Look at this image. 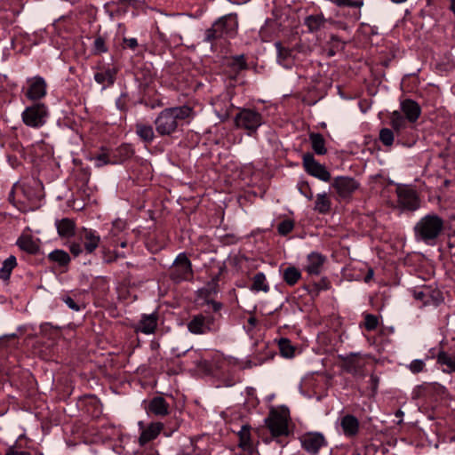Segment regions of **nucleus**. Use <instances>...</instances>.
I'll use <instances>...</instances> for the list:
<instances>
[{
    "label": "nucleus",
    "instance_id": "f257e3e1",
    "mask_svg": "<svg viewBox=\"0 0 455 455\" xmlns=\"http://www.w3.org/2000/svg\"><path fill=\"white\" fill-rule=\"evenodd\" d=\"M193 116V108L188 105L164 108L155 120L156 130L162 136L171 135L177 131L180 122Z\"/></svg>",
    "mask_w": 455,
    "mask_h": 455
},
{
    "label": "nucleus",
    "instance_id": "f03ea898",
    "mask_svg": "<svg viewBox=\"0 0 455 455\" xmlns=\"http://www.w3.org/2000/svg\"><path fill=\"white\" fill-rule=\"evenodd\" d=\"M444 228V220L435 213H428L419 220L413 228L417 242L434 246Z\"/></svg>",
    "mask_w": 455,
    "mask_h": 455
},
{
    "label": "nucleus",
    "instance_id": "7ed1b4c3",
    "mask_svg": "<svg viewBox=\"0 0 455 455\" xmlns=\"http://www.w3.org/2000/svg\"><path fill=\"white\" fill-rule=\"evenodd\" d=\"M238 29L236 13H229L218 19L210 28L205 30L204 42L212 43L219 39L233 38Z\"/></svg>",
    "mask_w": 455,
    "mask_h": 455
},
{
    "label": "nucleus",
    "instance_id": "20e7f679",
    "mask_svg": "<svg viewBox=\"0 0 455 455\" xmlns=\"http://www.w3.org/2000/svg\"><path fill=\"white\" fill-rule=\"evenodd\" d=\"M39 196L27 184H14L9 193V200L21 211L33 210L38 202Z\"/></svg>",
    "mask_w": 455,
    "mask_h": 455
},
{
    "label": "nucleus",
    "instance_id": "39448f33",
    "mask_svg": "<svg viewBox=\"0 0 455 455\" xmlns=\"http://www.w3.org/2000/svg\"><path fill=\"white\" fill-rule=\"evenodd\" d=\"M194 364L196 369L204 374H212L215 371L220 370L226 360L224 355L220 351H213L208 355H203L199 350L195 351Z\"/></svg>",
    "mask_w": 455,
    "mask_h": 455
},
{
    "label": "nucleus",
    "instance_id": "423d86ee",
    "mask_svg": "<svg viewBox=\"0 0 455 455\" xmlns=\"http://www.w3.org/2000/svg\"><path fill=\"white\" fill-rule=\"evenodd\" d=\"M235 124L243 129L251 136L257 132L259 127L264 123L263 116L252 108H243L235 116Z\"/></svg>",
    "mask_w": 455,
    "mask_h": 455
},
{
    "label": "nucleus",
    "instance_id": "0eeeda50",
    "mask_svg": "<svg viewBox=\"0 0 455 455\" xmlns=\"http://www.w3.org/2000/svg\"><path fill=\"white\" fill-rule=\"evenodd\" d=\"M49 117L48 107L44 103H34L21 113L22 122L28 127L38 129L43 127Z\"/></svg>",
    "mask_w": 455,
    "mask_h": 455
},
{
    "label": "nucleus",
    "instance_id": "6e6552de",
    "mask_svg": "<svg viewBox=\"0 0 455 455\" xmlns=\"http://www.w3.org/2000/svg\"><path fill=\"white\" fill-rule=\"evenodd\" d=\"M189 332L195 335L215 333L220 330V323L214 315L197 314L191 317L187 324Z\"/></svg>",
    "mask_w": 455,
    "mask_h": 455
},
{
    "label": "nucleus",
    "instance_id": "1a4fd4ad",
    "mask_svg": "<svg viewBox=\"0 0 455 455\" xmlns=\"http://www.w3.org/2000/svg\"><path fill=\"white\" fill-rule=\"evenodd\" d=\"M397 204L403 211L415 212L420 207V200L417 192L409 187L396 188Z\"/></svg>",
    "mask_w": 455,
    "mask_h": 455
},
{
    "label": "nucleus",
    "instance_id": "9d476101",
    "mask_svg": "<svg viewBox=\"0 0 455 455\" xmlns=\"http://www.w3.org/2000/svg\"><path fill=\"white\" fill-rule=\"evenodd\" d=\"M192 275L191 262L185 253H180L174 260L170 276L176 283L188 279Z\"/></svg>",
    "mask_w": 455,
    "mask_h": 455
},
{
    "label": "nucleus",
    "instance_id": "9b49d317",
    "mask_svg": "<svg viewBox=\"0 0 455 455\" xmlns=\"http://www.w3.org/2000/svg\"><path fill=\"white\" fill-rule=\"evenodd\" d=\"M288 420L285 411H271L266 424L274 436L288 435Z\"/></svg>",
    "mask_w": 455,
    "mask_h": 455
},
{
    "label": "nucleus",
    "instance_id": "f8f14e48",
    "mask_svg": "<svg viewBox=\"0 0 455 455\" xmlns=\"http://www.w3.org/2000/svg\"><path fill=\"white\" fill-rule=\"evenodd\" d=\"M27 88L23 89L25 96L32 101H37L45 97L47 84L44 77L36 76L27 79Z\"/></svg>",
    "mask_w": 455,
    "mask_h": 455
},
{
    "label": "nucleus",
    "instance_id": "ddd939ff",
    "mask_svg": "<svg viewBox=\"0 0 455 455\" xmlns=\"http://www.w3.org/2000/svg\"><path fill=\"white\" fill-rule=\"evenodd\" d=\"M303 166L308 174L323 181H329L331 180V173L325 166L315 161L314 156L310 153L303 156Z\"/></svg>",
    "mask_w": 455,
    "mask_h": 455
},
{
    "label": "nucleus",
    "instance_id": "4468645a",
    "mask_svg": "<svg viewBox=\"0 0 455 455\" xmlns=\"http://www.w3.org/2000/svg\"><path fill=\"white\" fill-rule=\"evenodd\" d=\"M78 238L88 254L92 253L101 242V237L97 231L87 228L79 230Z\"/></svg>",
    "mask_w": 455,
    "mask_h": 455
},
{
    "label": "nucleus",
    "instance_id": "2eb2a0df",
    "mask_svg": "<svg viewBox=\"0 0 455 455\" xmlns=\"http://www.w3.org/2000/svg\"><path fill=\"white\" fill-rule=\"evenodd\" d=\"M302 447L311 454H317L326 445L324 436L319 433H308L300 438Z\"/></svg>",
    "mask_w": 455,
    "mask_h": 455
},
{
    "label": "nucleus",
    "instance_id": "dca6fc26",
    "mask_svg": "<svg viewBox=\"0 0 455 455\" xmlns=\"http://www.w3.org/2000/svg\"><path fill=\"white\" fill-rule=\"evenodd\" d=\"M332 187L340 196L347 197L358 188L359 184L353 178L337 177L332 183Z\"/></svg>",
    "mask_w": 455,
    "mask_h": 455
},
{
    "label": "nucleus",
    "instance_id": "f3484780",
    "mask_svg": "<svg viewBox=\"0 0 455 455\" xmlns=\"http://www.w3.org/2000/svg\"><path fill=\"white\" fill-rule=\"evenodd\" d=\"M139 426L141 429L140 435L139 437V443L140 446L155 440L164 428V424L161 422H152L147 427H143V422H139Z\"/></svg>",
    "mask_w": 455,
    "mask_h": 455
},
{
    "label": "nucleus",
    "instance_id": "a211bd4d",
    "mask_svg": "<svg viewBox=\"0 0 455 455\" xmlns=\"http://www.w3.org/2000/svg\"><path fill=\"white\" fill-rule=\"evenodd\" d=\"M157 321L158 316L155 313L143 315L140 322L134 325V331L144 334H152L157 327Z\"/></svg>",
    "mask_w": 455,
    "mask_h": 455
},
{
    "label": "nucleus",
    "instance_id": "6ab92c4d",
    "mask_svg": "<svg viewBox=\"0 0 455 455\" xmlns=\"http://www.w3.org/2000/svg\"><path fill=\"white\" fill-rule=\"evenodd\" d=\"M364 365V360L356 355H351L343 363L344 370L354 376H363Z\"/></svg>",
    "mask_w": 455,
    "mask_h": 455
},
{
    "label": "nucleus",
    "instance_id": "aec40b11",
    "mask_svg": "<svg viewBox=\"0 0 455 455\" xmlns=\"http://www.w3.org/2000/svg\"><path fill=\"white\" fill-rule=\"evenodd\" d=\"M170 406L162 396H156L151 399L147 406L148 413L156 417H164L169 414Z\"/></svg>",
    "mask_w": 455,
    "mask_h": 455
},
{
    "label": "nucleus",
    "instance_id": "412c9836",
    "mask_svg": "<svg viewBox=\"0 0 455 455\" xmlns=\"http://www.w3.org/2000/svg\"><path fill=\"white\" fill-rule=\"evenodd\" d=\"M401 109L405 115L407 121L410 123H415L421 114L419 105L412 100H404L402 101Z\"/></svg>",
    "mask_w": 455,
    "mask_h": 455
},
{
    "label": "nucleus",
    "instance_id": "4be33fe9",
    "mask_svg": "<svg viewBox=\"0 0 455 455\" xmlns=\"http://www.w3.org/2000/svg\"><path fill=\"white\" fill-rule=\"evenodd\" d=\"M326 258L319 252L313 251L307 255L306 270L309 275H319Z\"/></svg>",
    "mask_w": 455,
    "mask_h": 455
},
{
    "label": "nucleus",
    "instance_id": "5701e85b",
    "mask_svg": "<svg viewBox=\"0 0 455 455\" xmlns=\"http://www.w3.org/2000/svg\"><path fill=\"white\" fill-rule=\"evenodd\" d=\"M340 427L346 436L353 437L359 431V421L355 416L347 414L340 419Z\"/></svg>",
    "mask_w": 455,
    "mask_h": 455
},
{
    "label": "nucleus",
    "instance_id": "b1692460",
    "mask_svg": "<svg viewBox=\"0 0 455 455\" xmlns=\"http://www.w3.org/2000/svg\"><path fill=\"white\" fill-rule=\"evenodd\" d=\"M116 70L113 68H100L94 74V80L106 88L112 85L116 80Z\"/></svg>",
    "mask_w": 455,
    "mask_h": 455
},
{
    "label": "nucleus",
    "instance_id": "393cba45",
    "mask_svg": "<svg viewBox=\"0 0 455 455\" xmlns=\"http://www.w3.org/2000/svg\"><path fill=\"white\" fill-rule=\"evenodd\" d=\"M238 446L245 452L251 454L254 451V445L251 438V427L243 425L238 432Z\"/></svg>",
    "mask_w": 455,
    "mask_h": 455
},
{
    "label": "nucleus",
    "instance_id": "a878e982",
    "mask_svg": "<svg viewBox=\"0 0 455 455\" xmlns=\"http://www.w3.org/2000/svg\"><path fill=\"white\" fill-rule=\"evenodd\" d=\"M275 46L277 50V61L284 68H291L293 64V51L290 48L283 47L280 42H276Z\"/></svg>",
    "mask_w": 455,
    "mask_h": 455
},
{
    "label": "nucleus",
    "instance_id": "bb28decb",
    "mask_svg": "<svg viewBox=\"0 0 455 455\" xmlns=\"http://www.w3.org/2000/svg\"><path fill=\"white\" fill-rule=\"evenodd\" d=\"M436 362L438 364L446 367L443 369V372H455V355L440 350L436 355Z\"/></svg>",
    "mask_w": 455,
    "mask_h": 455
},
{
    "label": "nucleus",
    "instance_id": "cd10ccee",
    "mask_svg": "<svg viewBox=\"0 0 455 455\" xmlns=\"http://www.w3.org/2000/svg\"><path fill=\"white\" fill-rule=\"evenodd\" d=\"M56 228L60 237L69 238L75 235L76 224L68 218L56 221Z\"/></svg>",
    "mask_w": 455,
    "mask_h": 455
},
{
    "label": "nucleus",
    "instance_id": "c85d7f7f",
    "mask_svg": "<svg viewBox=\"0 0 455 455\" xmlns=\"http://www.w3.org/2000/svg\"><path fill=\"white\" fill-rule=\"evenodd\" d=\"M115 164H120L133 156V149L130 145L123 144L114 150H111Z\"/></svg>",
    "mask_w": 455,
    "mask_h": 455
},
{
    "label": "nucleus",
    "instance_id": "c756f323",
    "mask_svg": "<svg viewBox=\"0 0 455 455\" xmlns=\"http://www.w3.org/2000/svg\"><path fill=\"white\" fill-rule=\"evenodd\" d=\"M113 159L111 150L106 148H101L100 151L92 157V161L94 162V165L97 168H101L108 164L115 165Z\"/></svg>",
    "mask_w": 455,
    "mask_h": 455
},
{
    "label": "nucleus",
    "instance_id": "7c9ffc66",
    "mask_svg": "<svg viewBox=\"0 0 455 455\" xmlns=\"http://www.w3.org/2000/svg\"><path fill=\"white\" fill-rule=\"evenodd\" d=\"M309 140L311 143L312 149L315 154L323 156L327 153V149L325 148V140L321 133H309Z\"/></svg>",
    "mask_w": 455,
    "mask_h": 455
},
{
    "label": "nucleus",
    "instance_id": "2f4dec72",
    "mask_svg": "<svg viewBox=\"0 0 455 455\" xmlns=\"http://www.w3.org/2000/svg\"><path fill=\"white\" fill-rule=\"evenodd\" d=\"M136 134L146 143H151L155 139L153 127L149 124L138 123L135 125Z\"/></svg>",
    "mask_w": 455,
    "mask_h": 455
},
{
    "label": "nucleus",
    "instance_id": "473e14b6",
    "mask_svg": "<svg viewBox=\"0 0 455 455\" xmlns=\"http://www.w3.org/2000/svg\"><path fill=\"white\" fill-rule=\"evenodd\" d=\"M17 244L22 251L30 254L36 253L39 249L37 243L33 240L32 236L28 235H22L17 240Z\"/></svg>",
    "mask_w": 455,
    "mask_h": 455
},
{
    "label": "nucleus",
    "instance_id": "72a5a7b5",
    "mask_svg": "<svg viewBox=\"0 0 455 455\" xmlns=\"http://www.w3.org/2000/svg\"><path fill=\"white\" fill-rule=\"evenodd\" d=\"M17 266L16 257L13 255H10L6 259L4 260L2 267L0 268V279L4 281H8L10 279L12 271Z\"/></svg>",
    "mask_w": 455,
    "mask_h": 455
},
{
    "label": "nucleus",
    "instance_id": "f704fd0d",
    "mask_svg": "<svg viewBox=\"0 0 455 455\" xmlns=\"http://www.w3.org/2000/svg\"><path fill=\"white\" fill-rule=\"evenodd\" d=\"M300 278L301 273L296 267L290 266L283 272V279L290 286L295 285Z\"/></svg>",
    "mask_w": 455,
    "mask_h": 455
},
{
    "label": "nucleus",
    "instance_id": "c9c22d12",
    "mask_svg": "<svg viewBox=\"0 0 455 455\" xmlns=\"http://www.w3.org/2000/svg\"><path fill=\"white\" fill-rule=\"evenodd\" d=\"M331 200L328 198L326 193L318 194L315 204V211L319 213L325 214L331 209Z\"/></svg>",
    "mask_w": 455,
    "mask_h": 455
},
{
    "label": "nucleus",
    "instance_id": "e433bc0d",
    "mask_svg": "<svg viewBox=\"0 0 455 455\" xmlns=\"http://www.w3.org/2000/svg\"><path fill=\"white\" fill-rule=\"evenodd\" d=\"M251 291H264L267 292L269 291V285L267 282L266 275L262 272L257 273L253 277V282L251 285Z\"/></svg>",
    "mask_w": 455,
    "mask_h": 455
},
{
    "label": "nucleus",
    "instance_id": "4c0bfd02",
    "mask_svg": "<svg viewBox=\"0 0 455 455\" xmlns=\"http://www.w3.org/2000/svg\"><path fill=\"white\" fill-rule=\"evenodd\" d=\"M227 65H228V67L232 68V70H234L236 73L239 71L247 69V68H248V65L246 63L243 54L230 57L227 60Z\"/></svg>",
    "mask_w": 455,
    "mask_h": 455
},
{
    "label": "nucleus",
    "instance_id": "58836bf2",
    "mask_svg": "<svg viewBox=\"0 0 455 455\" xmlns=\"http://www.w3.org/2000/svg\"><path fill=\"white\" fill-rule=\"evenodd\" d=\"M390 124L392 128L396 132H399L406 128L407 119L404 118L400 112L394 111L390 117Z\"/></svg>",
    "mask_w": 455,
    "mask_h": 455
},
{
    "label": "nucleus",
    "instance_id": "ea45409f",
    "mask_svg": "<svg viewBox=\"0 0 455 455\" xmlns=\"http://www.w3.org/2000/svg\"><path fill=\"white\" fill-rule=\"evenodd\" d=\"M325 19L323 15H310L305 20L306 26L311 32L319 30L322 27H323Z\"/></svg>",
    "mask_w": 455,
    "mask_h": 455
},
{
    "label": "nucleus",
    "instance_id": "a19ab883",
    "mask_svg": "<svg viewBox=\"0 0 455 455\" xmlns=\"http://www.w3.org/2000/svg\"><path fill=\"white\" fill-rule=\"evenodd\" d=\"M48 257L50 260L57 262L60 266H66L70 261L68 253L63 250H55Z\"/></svg>",
    "mask_w": 455,
    "mask_h": 455
},
{
    "label": "nucleus",
    "instance_id": "79ce46f5",
    "mask_svg": "<svg viewBox=\"0 0 455 455\" xmlns=\"http://www.w3.org/2000/svg\"><path fill=\"white\" fill-rule=\"evenodd\" d=\"M412 294L415 299L422 301L425 305L429 303L430 297L434 299V295L431 294L430 288L426 286L413 290Z\"/></svg>",
    "mask_w": 455,
    "mask_h": 455
},
{
    "label": "nucleus",
    "instance_id": "37998d69",
    "mask_svg": "<svg viewBox=\"0 0 455 455\" xmlns=\"http://www.w3.org/2000/svg\"><path fill=\"white\" fill-rule=\"evenodd\" d=\"M279 349L283 356L291 358L294 355V347L287 339H281L279 341Z\"/></svg>",
    "mask_w": 455,
    "mask_h": 455
},
{
    "label": "nucleus",
    "instance_id": "c03bdc74",
    "mask_svg": "<svg viewBox=\"0 0 455 455\" xmlns=\"http://www.w3.org/2000/svg\"><path fill=\"white\" fill-rule=\"evenodd\" d=\"M330 49L328 52L329 56H333L337 52L344 49L345 43L341 41L337 36L331 35L330 38Z\"/></svg>",
    "mask_w": 455,
    "mask_h": 455
},
{
    "label": "nucleus",
    "instance_id": "a18cd8bd",
    "mask_svg": "<svg viewBox=\"0 0 455 455\" xmlns=\"http://www.w3.org/2000/svg\"><path fill=\"white\" fill-rule=\"evenodd\" d=\"M379 140L383 145L390 147L394 143V132L388 128H383L379 132Z\"/></svg>",
    "mask_w": 455,
    "mask_h": 455
},
{
    "label": "nucleus",
    "instance_id": "49530a36",
    "mask_svg": "<svg viewBox=\"0 0 455 455\" xmlns=\"http://www.w3.org/2000/svg\"><path fill=\"white\" fill-rule=\"evenodd\" d=\"M331 288V283L326 277L322 278L319 282L315 283L310 293L318 295L321 291H327Z\"/></svg>",
    "mask_w": 455,
    "mask_h": 455
},
{
    "label": "nucleus",
    "instance_id": "de8ad7c7",
    "mask_svg": "<svg viewBox=\"0 0 455 455\" xmlns=\"http://www.w3.org/2000/svg\"><path fill=\"white\" fill-rule=\"evenodd\" d=\"M294 228V221L291 220H284L277 226V231L281 235H286Z\"/></svg>",
    "mask_w": 455,
    "mask_h": 455
},
{
    "label": "nucleus",
    "instance_id": "09e8293b",
    "mask_svg": "<svg viewBox=\"0 0 455 455\" xmlns=\"http://www.w3.org/2000/svg\"><path fill=\"white\" fill-rule=\"evenodd\" d=\"M379 324V319L376 315L366 314L364 316V327L367 331H374Z\"/></svg>",
    "mask_w": 455,
    "mask_h": 455
},
{
    "label": "nucleus",
    "instance_id": "8fccbe9b",
    "mask_svg": "<svg viewBox=\"0 0 455 455\" xmlns=\"http://www.w3.org/2000/svg\"><path fill=\"white\" fill-rule=\"evenodd\" d=\"M409 370L414 373H419L422 372L426 368V363L423 360L420 359H415L411 362V363L408 365Z\"/></svg>",
    "mask_w": 455,
    "mask_h": 455
},
{
    "label": "nucleus",
    "instance_id": "3c124183",
    "mask_svg": "<svg viewBox=\"0 0 455 455\" xmlns=\"http://www.w3.org/2000/svg\"><path fill=\"white\" fill-rule=\"evenodd\" d=\"M125 228V223L120 220L113 222L112 228L109 232L110 238L117 236Z\"/></svg>",
    "mask_w": 455,
    "mask_h": 455
},
{
    "label": "nucleus",
    "instance_id": "603ef678",
    "mask_svg": "<svg viewBox=\"0 0 455 455\" xmlns=\"http://www.w3.org/2000/svg\"><path fill=\"white\" fill-rule=\"evenodd\" d=\"M93 45L96 53H102L108 51L105 40L101 36H98L97 38H95Z\"/></svg>",
    "mask_w": 455,
    "mask_h": 455
},
{
    "label": "nucleus",
    "instance_id": "864d4df0",
    "mask_svg": "<svg viewBox=\"0 0 455 455\" xmlns=\"http://www.w3.org/2000/svg\"><path fill=\"white\" fill-rule=\"evenodd\" d=\"M69 250H70V252L75 256V257H77L79 256L83 251L84 250V246L83 244L80 243H76V242H73L70 243L69 245Z\"/></svg>",
    "mask_w": 455,
    "mask_h": 455
},
{
    "label": "nucleus",
    "instance_id": "5fc2aeb1",
    "mask_svg": "<svg viewBox=\"0 0 455 455\" xmlns=\"http://www.w3.org/2000/svg\"><path fill=\"white\" fill-rule=\"evenodd\" d=\"M63 301L72 310H74V311L80 310V306L71 297L63 298Z\"/></svg>",
    "mask_w": 455,
    "mask_h": 455
},
{
    "label": "nucleus",
    "instance_id": "6e6d98bb",
    "mask_svg": "<svg viewBox=\"0 0 455 455\" xmlns=\"http://www.w3.org/2000/svg\"><path fill=\"white\" fill-rule=\"evenodd\" d=\"M124 46L130 48L131 50H135L138 46V41L136 38H124Z\"/></svg>",
    "mask_w": 455,
    "mask_h": 455
},
{
    "label": "nucleus",
    "instance_id": "4d7b16f0",
    "mask_svg": "<svg viewBox=\"0 0 455 455\" xmlns=\"http://www.w3.org/2000/svg\"><path fill=\"white\" fill-rule=\"evenodd\" d=\"M301 193L307 197L308 198L309 200H311L313 198V193L312 191L310 190V188H308L307 184H303L301 185V187L299 188Z\"/></svg>",
    "mask_w": 455,
    "mask_h": 455
},
{
    "label": "nucleus",
    "instance_id": "13d9d810",
    "mask_svg": "<svg viewBox=\"0 0 455 455\" xmlns=\"http://www.w3.org/2000/svg\"><path fill=\"white\" fill-rule=\"evenodd\" d=\"M206 303L212 306V308L214 312H219L223 307L222 303L212 299L206 300Z\"/></svg>",
    "mask_w": 455,
    "mask_h": 455
},
{
    "label": "nucleus",
    "instance_id": "bf43d9fd",
    "mask_svg": "<svg viewBox=\"0 0 455 455\" xmlns=\"http://www.w3.org/2000/svg\"><path fill=\"white\" fill-rule=\"evenodd\" d=\"M5 455H31L28 451H16L13 449H9Z\"/></svg>",
    "mask_w": 455,
    "mask_h": 455
},
{
    "label": "nucleus",
    "instance_id": "052dcab7",
    "mask_svg": "<svg viewBox=\"0 0 455 455\" xmlns=\"http://www.w3.org/2000/svg\"><path fill=\"white\" fill-rule=\"evenodd\" d=\"M379 377H378V376H376V375H374V374H371V384L372 388H373L374 390H376V389H377V387H378V384H379Z\"/></svg>",
    "mask_w": 455,
    "mask_h": 455
},
{
    "label": "nucleus",
    "instance_id": "680f3d73",
    "mask_svg": "<svg viewBox=\"0 0 455 455\" xmlns=\"http://www.w3.org/2000/svg\"><path fill=\"white\" fill-rule=\"evenodd\" d=\"M123 4L127 5H135L136 4L140 3V0H118Z\"/></svg>",
    "mask_w": 455,
    "mask_h": 455
},
{
    "label": "nucleus",
    "instance_id": "e2e57ef3",
    "mask_svg": "<svg viewBox=\"0 0 455 455\" xmlns=\"http://www.w3.org/2000/svg\"><path fill=\"white\" fill-rule=\"evenodd\" d=\"M449 248H450V251H451V253L455 256V241H450L449 242Z\"/></svg>",
    "mask_w": 455,
    "mask_h": 455
},
{
    "label": "nucleus",
    "instance_id": "0e129e2a",
    "mask_svg": "<svg viewBox=\"0 0 455 455\" xmlns=\"http://www.w3.org/2000/svg\"><path fill=\"white\" fill-rule=\"evenodd\" d=\"M373 276V270L372 269H370L367 273V275H365V282H369Z\"/></svg>",
    "mask_w": 455,
    "mask_h": 455
},
{
    "label": "nucleus",
    "instance_id": "69168bd1",
    "mask_svg": "<svg viewBox=\"0 0 455 455\" xmlns=\"http://www.w3.org/2000/svg\"><path fill=\"white\" fill-rule=\"evenodd\" d=\"M248 323L251 324V325H255L256 324V319L254 317H250L248 319Z\"/></svg>",
    "mask_w": 455,
    "mask_h": 455
},
{
    "label": "nucleus",
    "instance_id": "338daca9",
    "mask_svg": "<svg viewBox=\"0 0 455 455\" xmlns=\"http://www.w3.org/2000/svg\"><path fill=\"white\" fill-rule=\"evenodd\" d=\"M403 414H404V413H403V411H401V410H398V411L395 412V416H396V417H399V418L403 417Z\"/></svg>",
    "mask_w": 455,
    "mask_h": 455
},
{
    "label": "nucleus",
    "instance_id": "774afa93",
    "mask_svg": "<svg viewBox=\"0 0 455 455\" xmlns=\"http://www.w3.org/2000/svg\"><path fill=\"white\" fill-rule=\"evenodd\" d=\"M391 1L395 4H402V3L405 2L406 0H391Z\"/></svg>",
    "mask_w": 455,
    "mask_h": 455
}]
</instances>
